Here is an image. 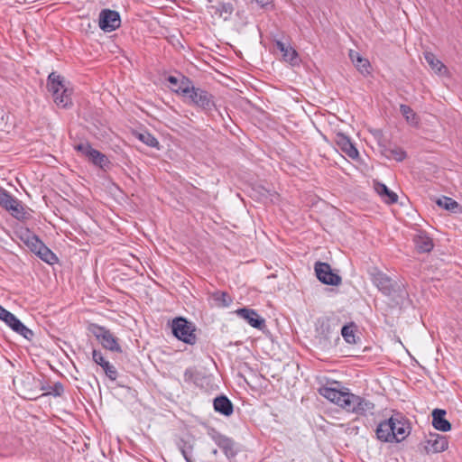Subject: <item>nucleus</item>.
Returning <instances> with one entry per match:
<instances>
[{
	"mask_svg": "<svg viewBox=\"0 0 462 462\" xmlns=\"http://www.w3.org/2000/svg\"><path fill=\"white\" fill-rule=\"evenodd\" d=\"M372 281L374 284L384 295L391 297L396 304H403L408 298V292L404 284L392 280L388 275L382 272H376L373 274Z\"/></svg>",
	"mask_w": 462,
	"mask_h": 462,
	"instance_id": "nucleus-1",
	"label": "nucleus"
},
{
	"mask_svg": "<svg viewBox=\"0 0 462 462\" xmlns=\"http://www.w3.org/2000/svg\"><path fill=\"white\" fill-rule=\"evenodd\" d=\"M342 395L344 397L339 396L334 403L346 411L361 416L373 414L374 404L371 401L349 392H342Z\"/></svg>",
	"mask_w": 462,
	"mask_h": 462,
	"instance_id": "nucleus-2",
	"label": "nucleus"
},
{
	"mask_svg": "<svg viewBox=\"0 0 462 462\" xmlns=\"http://www.w3.org/2000/svg\"><path fill=\"white\" fill-rule=\"evenodd\" d=\"M19 237L21 241L30 249V251L36 254L42 261L50 265L58 263L59 259L57 255L29 229L21 231Z\"/></svg>",
	"mask_w": 462,
	"mask_h": 462,
	"instance_id": "nucleus-3",
	"label": "nucleus"
},
{
	"mask_svg": "<svg viewBox=\"0 0 462 462\" xmlns=\"http://www.w3.org/2000/svg\"><path fill=\"white\" fill-rule=\"evenodd\" d=\"M175 91L188 97L195 106L205 111H211L216 106L212 94L200 88L190 87L189 81H182Z\"/></svg>",
	"mask_w": 462,
	"mask_h": 462,
	"instance_id": "nucleus-4",
	"label": "nucleus"
},
{
	"mask_svg": "<svg viewBox=\"0 0 462 462\" xmlns=\"http://www.w3.org/2000/svg\"><path fill=\"white\" fill-rule=\"evenodd\" d=\"M316 339L322 349H328L334 346L340 339L337 325L326 318L318 319Z\"/></svg>",
	"mask_w": 462,
	"mask_h": 462,
	"instance_id": "nucleus-5",
	"label": "nucleus"
},
{
	"mask_svg": "<svg viewBox=\"0 0 462 462\" xmlns=\"http://www.w3.org/2000/svg\"><path fill=\"white\" fill-rule=\"evenodd\" d=\"M47 88L52 94L57 106L66 108L72 104L71 90L65 87L63 79L55 72L49 75Z\"/></svg>",
	"mask_w": 462,
	"mask_h": 462,
	"instance_id": "nucleus-6",
	"label": "nucleus"
},
{
	"mask_svg": "<svg viewBox=\"0 0 462 462\" xmlns=\"http://www.w3.org/2000/svg\"><path fill=\"white\" fill-rule=\"evenodd\" d=\"M171 330L174 337L186 344L194 345L197 341L196 328L185 318L178 317L173 319L171 321Z\"/></svg>",
	"mask_w": 462,
	"mask_h": 462,
	"instance_id": "nucleus-7",
	"label": "nucleus"
},
{
	"mask_svg": "<svg viewBox=\"0 0 462 462\" xmlns=\"http://www.w3.org/2000/svg\"><path fill=\"white\" fill-rule=\"evenodd\" d=\"M75 149L87 157L93 164L106 171L110 164L107 157L99 151L91 147L88 143H81L75 146Z\"/></svg>",
	"mask_w": 462,
	"mask_h": 462,
	"instance_id": "nucleus-8",
	"label": "nucleus"
},
{
	"mask_svg": "<svg viewBox=\"0 0 462 462\" xmlns=\"http://www.w3.org/2000/svg\"><path fill=\"white\" fill-rule=\"evenodd\" d=\"M317 278L324 284L337 286L341 283V277L333 273L328 263L317 262L314 266Z\"/></svg>",
	"mask_w": 462,
	"mask_h": 462,
	"instance_id": "nucleus-9",
	"label": "nucleus"
},
{
	"mask_svg": "<svg viewBox=\"0 0 462 462\" xmlns=\"http://www.w3.org/2000/svg\"><path fill=\"white\" fill-rule=\"evenodd\" d=\"M448 441L446 436L439 433H430L424 442V448L427 453H439L446 450Z\"/></svg>",
	"mask_w": 462,
	"mask_h": 462,
	"instance_id": "nucleus-10",
	"label": "nucleus"
},
{
	"mask_svg": "<svg viewBox=\"0 0 462 462\" xmlns=\"http://www.w3.org/2000/svg\"><path fill=\"white\" fill-rule=\"evenodd\" d=\"M236 315L245 319L251 327L262 330L265 320L253 309L241 308L236 310Z\"/></svg>",
	"mask_w": 462,
	"mask_h": 462,
	"instance_id": "nucleus-11",
	"label": "nucleus"
},
{
	"mask_svg": "<svg viewBox=\"0 0 462 462\" xmlns=\"http://www.w3.org/2000/svg\"><path fill=\"white\" fill-rule=\"evenodd\" d=\"M89 330L101 342L104 347L109 350L116 349V339L113 335L104 327L92 324Z\"/></svg>",
	"mask_w": 462,
	"mask_h": 462,
	"instance_id": "nucleus-12",
	"label": "nucleus"
},
{
	"mask_svg": "<svg viewBox=\"0 0 462 462\" xmlns=\"http://www.w3.org/2000/svg\"><path fill=\"white\" fill-rule=\"evenodd\" d=\"M210 436L214 442L219 447V448L222 449L227 458H232L236 455V450L235 449V442L231 439L217 431H213Z\"/></svg>",
	"mask_w": 462,
	"mask_h": 462,
	"instance_id": "nucleus-13",
	"label": "nucleus"
},
{
	"mask_svg": "<svg viewBox=\"0 0 462 462\" xmlns=\"http://www.w3.org/2000/svg\"><path fill=\"white\" fill-rule=\"evenodd\" d=\"M390 419L394 420V425L393 427V431L395 435L394 441H402L410 434L409 422L400 414L392 416Z\"/></svg>",
	"mask_w": 462,
	"mask_h": 462,
	"instance_id": "nucleus-14",
	"label": "nucleus"
},
{
	"mask_svg": "<svg viewBox=\"0 0 462 462\" xmlns=\"http://www.w3.org/2000/svg\"><path fill=\"white\" fill-rule=\"evenodd\" d=\"M335 143L338 148L349 158L356 159L359 155L357 149L352 143L350 139L342 133H337L335 137Z\"/></svg>",
	"mask_w": 462,
	"mask_h": 462,
	"instance_id": "nucleus-15",
	"label": "nucleus"
},
{
	"mask_svg": "<svg viewBox=\"0 0 462 462\" xmlns=\"http://www.w3.org/2000/svg\"><path fill=\"white\" fill-rule=\"evenodd\" d=\"M394 420L388 419L379 423L376 428V437L383 442H393L395 435L393 431Z\"/></svg>",
	"mask_w": 462,
	"mask_h": 462,
	"instance_id": "nucleus-16",
	"label": "nucleus"
},
{
	"mask_svg": "<svg viewBox=\"0 0 462 462\" xmlns=\"http://www.w3.org/2000/svg\"><path fill=\"white\" fill-rule=\"evenodd\" d=\"M98 25L106 32L116 30V10L103 9L99 14Z\"/></svg>",
	"mask_w": 462,
	"mask_h": 462,
	"instance_id": "nucleus-17",
	"label": "nucleus"
},
{
	"mask_svg": "<svg viewBox=\"0 0 462 462\" xmlns=\"http://www.w3.org/2000/svg\"><path fill=\"white\" fill-rule=\"evenodd\" d=\"M92 356H93L94 362L103 368L107 378L110 381L116 380L115 367L109 363L108 360H106V358L103 356V354L100 351L94 349Z\"/></svg>",
	"mask_w": 462,
	"mask_h": 462,
	"instance_id": "nucleus-18",
	"label": "nucleus"
},
{
	"mask_svg": "<svg viewBox=\"0 0 462 462\" xmlns=\"http://www.w3.org/2000/svg\"><path fill=\"white\" fill-rule=\"evenodd\" d=\"M446 411L442 409H435L432 411V425L440 431L447 432L451 430V423L446 420Z\"/></svg>",
	"mask_w": 462,
	"mask_h": 462,
	"instance_id": "nucleus-19",
	"label": "nucleus"
},
{
	"mask_svg": "<svg viewBox=\"0 0 462 462\" xmlns=\"http://www.w3.org/2000/svg\"><path fill=\"white\" fill-rule=\"evenodd\" d=\"M413 241L419 253H430L433 249V241L425 232L416 235Z\"/></svg>",
	"mask_w": 462,
	"mask_h": 462,
	"instance_id": "nucleus-20",
	"label": "nucleus"
},
{
	"mask_svg": "<svg viewBox=\"0 0 462 462\" xmlns=\"http://www.w3.org/2000/svg\"><path fill=\"white\" fill-rule=\"evenodd\" d=\"M214 409L217 412L225 416H230L233 413L234 407L231 401L225 395L214 399Z\"/></svg>",
	"mask_w": 462,
	"mask_h": 462,
	"instance_id": "nucleus-21",
	"label": "nucleus"
},
{
	"mask_svg": "<svg viewBox=\"0 0 462 462\" xmlns=\"http://www.w3.org/2000/svg\"><path fill=\"white\" fill-rule=\"evenodd\" d=\"M349 58L352 63L362 74H368L370 69V62L368 60L364 59L357 51L353 50L349 51Z\"/></svg>",
	"mask_w": 462,
	"mask_h": 462,
	"instance_id": "nucleus-22",
	"label": "nucleus"
},
{
	"mask_svg": "<svg viewBox=\"0 0 462 462\" xmlns=\"http://www.w3.org/2000/svg\"><path fill=\"white\" fill-rule=\"evenodd\" d=\"M209 298L213 301V305L217 308L228 307L233 301L231 296L227 292L221 291H213L210 293Z\"/></svg>",
	"mask_w": 462,
	"mask_h": 462,
	"instance_id": "nucleus-23",
	"label": "nucleus"
},
{
	"mask_svg": "<svg viewBox=\"0 0 462 462\" xmlns=\"http://www.w3.org/2000/svg\"><path fill=\"white\" fill-rule=\"evenodd\" d=\"M375 190L381 196L383 201L388 204H394L398 200L397 194L389 189L388 187L383 183H376Z\"/></svg>",
	"mask_w": 462,
	"mask_h": 462,
	"instance_id": "nucleus-24",
	"label": "nucleus"
},
{
	"mask_svg": "<svg viewBox=\"0 0 462 462\" xmlns=\"http://www.w3.org/2000/svg\"><path fill=\"white\" fill-rule=\"evenodd\" d=\"M400 112L405 118V121L408 125L413 127H417L419 125L420 117L411 106L402 104L400 106Z\"/></svg>",
	"mask_w": 462,
	"mask_h": 462,
	"instance_id": "nucleus-25",
	"label": "nucleus"
},
{
	"mask_svg": "<svg viewBox=\"0 0 462 462\" xmlns=\"http://www.w3.org/2000/svg\"><path fill=\"white\" fill-rule=\"evenodd\" d=\"M424 59L431 69L436 73L441 75L447 71L445 65L439 60H438L432 52L426 51L424 53Z\"/></svg>",
	"mask_w": 462,
	"mask_h": 462,
	"instance_id": "nucleus-26",
	"label": "nucleus"
},
{
	"mask_svg": "<svg viewBox=\"0 0 462 462\" xmlns=\"http://www.w3.org/2000/svg\"><path fill=\"white\" fill-rule=\"evenodd\" d=\"M5 210L9 211L11 215L18 220L26 218V212L22 201L17 199H15L14 202H12Z\"/></svg>",
	"mask_w": 462,
	"mask_h": 462,
	"instance_id": "nucleus-27",
	"label": "nucleus"
},
{
	"mask_svg": "<svg viewBox=\"0 0 462 462\" xmlns=\"http://www.w3.org/2000/svg\"><path fill=\"white\" fill-rule=\"evenodd\" d=\"M437 205L450 212L456 213L459 208V204L449 197L443 196L437 199Z\"/></svg>",
	"mask_w": 462,
	"mask_h": 462,
	"instance_id": "nucleus-28",
	"label": "nucleus"
},
{
	"mask_svg": "<svg viewBox=\"0 0 462 462\" xmlns=\"http://www.w3.org/2000/svg\"><path fill=\"white\" fill-rule=\"evenodd\" d=\"M319 393L321 396L328 399V401H330L333 403L335 402L337 398H338L339 396L344 397L342 395V391L337 390L332 387H328V386L320 387L319 389Z\"/></svg>",
	"mask_w": 462,
	"mask_h": 462,
	"instance_id": "nucleus-29",
	"label": "nucleus"
},
{
	"mask_svg": "<svg viewBox=\"0 0 462 462\" xmlns=\"http://www.w3.org/2000/svg\"><path fill=\"white\" fill-rule=\"evenodd\" d=\"M282 60L292 66L299 64L298 52L289 44L286 51H282Z\"/></svg>",
	"mask_w": 462,
	"mask_h": 462,
	"instance_id": "nucleus-30",
	"label": "nucleus"
},
{
	"mask_svg": "<svg viewBox=\"0 0 462 462\" xmlns=\"http://www.w3.org/2000/svg\"><path fill=\"white\" fill-rule=\"evenodd\" d=\"M0 319L11 328L20 320L13 313L0 305Z\"/></svg>",
	"mask_w": 462,
	"mask_h": 462,
	"instance_id": "nucleus-31",
	"label": "nucleus"
},
{
	"mask_svg": "<svg viewBox=\"0 0 462 462\" xmlns=\"http://www.w3.org/2000/svg\"><path fill=\"white\" fill-rule=\"evenodd\" d=\"M12 329L23 336L24 338L28 339V340H32L34 337V333L32 329L28 328L21 320H19L15 326H14L12 328Z\"/></svg>",
	"mask_w": 462,
	"mask_h": 462,
	"instance_id": "nucleus-32",
	"label": "nucleus"
},
{
	"mask_svg": "<svg viewBox=\"0 0 462 462\" xmlns=\"http://www.w3.org/2000/svg\"><path fill=\"white\" fill-rule=\"evenodd\" d=\"M385 155L397 162H402L407 157L406 152L400 147L385 149Z\"/></svg>",
	"mask_w": 462,
	"mask_h": 462,
	"instance_id": "nucleus-33",
	"label": "nucleus"
},
{
	"mask_svg": "<svg viewBox=\"0 0 462 462\" xmlns=\"http://www.w3.org/2000/svg\"><path fill=\"white\" fill-rule=\"evenodd\" d=\"M355 325L353 323L349 325H345L341 328V335L346 342L349 344L356 343V335H355Z\"/></svg>",
	"mask_w": 462,
	"mask_h": 462,
	"instance_id": "nucleus-34",
	"label": "nucleus"
},
{
	"mask_svg": "<svg viewBox=\"0 0 462 462\" xmlns=\"http://www.w3.org/2000/svg\"><path fill=\"white\" fill-rule=\"evenodd\" d=\"M14 198L4 188L0 187V207L6 209L12 202H14Z\"/></svg>",
	"mask_w": 462,
	"mask_h": 462,
	"instance_id": "nucleus-35",
	"label": "nucleus"
},
{
	"mask_svg": "<svg viewBox=\"0 0 462 462\" xmlns=\"http://www.w3.org/2000/svg\"><path fill=\"white\" fill-rule=\"evenodd\" d=\"M138 139L150 147H159L158 140L148 132L139 133Z\"/></svg>",
	"mask_w": 462,
	"mask_h": 462,
	"instance_id": "nucleus-36",
	"label": "nucleus"
},
{
	"mask_svg": "<svg viewBox=\"0 0 462 462\" xmlns=\"http://www.w3.org/2000/svg\"><path fill=\"white\" fill-rule=\"evenodd\" d=\"M64 393V386L60 382H56L52 386L50 387L48 394L53 396H61Z\"/></svg>",
	"mask_w": 462,
	"mask_h": 462,
	"instance_id": "nucleus-37",
	"label": "nucleus"
},
{
	"mask_svg": "<svg viewBox=\"0 0 462 462\" xmlns=\"http://www.w3.org/2000/svg\"><path fill=\"white\" fill-rule=\"evenodd\" d=\"M261 8L273 7V0H254Z\"/></svg>",
	"mask_w": 462,
	"mask_h": 462,
	"instance_id": "nucleus-38",
	"label": "nucleus"
},
{
	"mask_svg": "<svg viewBox=\"0 0 462 462\" xmlns=\"http://www.w3.org/2000/svg\"><path fill=\"white\" fill-rule=\"evenodd\" d=\"M277 50H279L281 52L286 51V47H288L289 44H285L282 41H275L274 43Z\"/></svg>",
	"mask_w": 462,
	"mask_h": 462,
	"instance_id": "nucleus-39",
	"label": "nucleus"
},
{
	"mask_svg": "<svg viewBox=\"0 0 462 462\" xmlns=\"http://www.w3.org/2000/svg\"><path fill=\"white\" fill-rule=\"evenodd\" d=\"M193 372L190 369H187L184 373V380L189 382L192 379Z\"/></svg>",
	"mask_w": 462,
	"mask_h": 462,
	"instance_id": "nucleus-40",
	"label": "nucleus"
},
{
	"mask_svg": "<svg viewBox=\"0 0 462 462\" xmlns=\"http://www.w3.org/2000/svg\"><path fill=\"white\" fill-rule=\"evenodd\" d=\"M168 81L171 83V85L172 87H176L178 86V83H179V80L177 78L173 77V76H169L168 77Z\"/></svg>",
	"mask_w": 462,
	"mask_h": 462,
	"instance_id": "nucleus-41",
	"label": "nucleus"
},
{
	"mask_svg": "<svg viewBox=\"0 0 462 462\" xmlns=\"http://www.w3.org/2000/svg\"><path fill=\"white\" fill-rule=\"evenodd\" d=\"M116 18H117V29H118L120 27V24H121V18H120V15H119L118 13H117Z\"/></svg>",
	"mask_w": 462,
	"mask_h": 462,
	"instance_id": "nucleus-42",
	"label": "nucleus"
},
{
	"mask_svg": "<svg viewBox=\"0 0 462 462\" xmlns=\"http://www.w3.org/2000/svg\"><path fill=\"white\" fill-rule=\"evenodd\" d=\"M212 453H213V455H215V456H216V455L217 454V449H214V450L212 451Z\"/></svg>",
	"mask_w": 462,
	"mask_h": 462,
	"instance_id": "nucleus-43",
	"label": "nucleus"
},
{
	"mask_svg": "<svg viewBox=\"0 0 462 462\" xmlns=\"http://www.w3.org/2000/svg\"><path fill=\"white\" fill-rule=\"evenodd\" d=\"M116 350H117V352L120 351V347L118 345H117Z\"/></svg>",
	"mask_w": 462,
	"mask_h": 462,
	"instance_id": "nucleus-44",
	"label": "nucleus"
}]
</instances>
